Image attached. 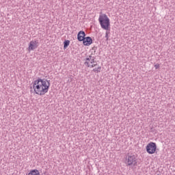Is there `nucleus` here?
Segmentation results:
<instances>
[{"instance_id": "nucleus-3", "label": "nucleus", "mask_w": 175, "mask_h": 175, "mask_svg": "<svg viewBox=\"0 0 175 175\" xmlns=\"http://www.w3.org/2000/svg\"><path fill=\"white\" fill-rule=\"evenodd\" d=\"M126 166H137V157L134 154H128L125 157Z\"/></svg>"}, {"instance_id": "nucleus-2", "label": "nucleus", "mask_w": 175, "mask_h": 175, "mask_svg": "<svg viewBox=\"0 0 175 175\" xmlns=\"http://www.w3.org/2000/svg\"><path fill=\"white\" fill-rule=\"evenodd\" d=\"M98 21L103 29H105V31H109V27H110V19H109L107 15L105 14L100 15L98 18Z\"/></svg>"}, {"instance_id": "nucleus-9", "label": "nucleus", "mask_w": 175, "mask_h": 175, "mask_svg": "<svg viewBox=\"0 0 175 175\" xmlns=\"http://www.w3.org/2000/svg\"><path fill=\"white\" fill-rule=\"evenodd\" d=\"M101 69H102V67L99 66L98 68H94L93 72H95L96 73H99L100 72Z\"/></svg>"}, {"instance_id": "nucleus-6", "label": "nucleus", "mask_w": 175, "mask_h": 175, "mask_svg": "<svg viewBox=\"0 0 175 175\" xmlns=\"http://www.w3.org/2000/svg\"><path fill=\"white\" fill-rule=\"evenodd\" d=\"M85 66H90V64H95V57H92V55H89L88 57H86L85 59Z\"/></svg>"}, {"instance_id": "nucleus-12", "label": "nucleus", "mask_w": 175, "mask_h": 175, "mask_svg": "<svg viewBox=\"0 0 175 175\" xmlns=\"http://www.w3.org/2000/svg\"><path fill=\"white\" fill-rule=\"evenodd\" d=\"M96 65L97 64L93 63L92 65L90 64V66H88V68H95Z\"/></svg>"}, {"instance_id": "nucleus-5", "label": "nucleus", "mask_w": 175, "mask_h": 175, "mask_svg": "<svg viewBox=\"0 0 175 175\" xmlns=\"http://www.w3.org/2000/svg\"><path fill=\"white\" fill-rule=\"evenodd\" d=\"M38 40L30 41L28 47L29 51H32V50H36V49H38V46H39L38 45Z\"/></svg>"}, {"instance_id": "nucleus-1", "label": "nucleus", "mask_w": 175, "mask_h": 175, "mask_svg": "<svg viewBox=\"0 0 175 175\" xmlns=\"http://www.w3.org/2000/svg\"><path fill=\"white\" fill-rule=\"evenodd\" d=\"M50 85V80L38 78L33 82V90L35 94L42 96L49 92Z\"/></svg>"}, {"instance_id": "nucleus-7", "label": "nucleus", "mask_w": 175, "mask_h": 175, "mask_svg": "<svg viewBox=\"0 0 175 175\" xmlns=\"http://www.w3.org/2000/svg\"><path fill=\"white\" fill-rule=\"evenodd\" d=\"M77 39L79 42H83L85 39V32L84 31H80L77 34Z\"/></svg>"}, {"instance_id": "nucleus-8", "label": "nucleus", "mask_w": 175, "mask_h": 175, "mask_svg": "<svg viewBox=\"0 0 175 175\" xmlns=\"http://www.w3.org/2000/svg\"><path fill=\"white\" fill-rule=\"evenodd\" d=\"M83 44L84 46H90V44H92V38H91V37H85L83 40Z\"/></svg>"}, {"instance_id": "nucleus-13", "label": "nucleus", "mask_w": 175, "mask_h": 175, "mask_svg": "<svg viewBox=\"0 0 175 175\" xmlns=\"http://www.w3.org/2000/svg\"><path fill=\"white\" fill-rule=\"evenodd\" d=\"M154 68H155V69H159V68H160L159 64H155Z\"/></svg>"}, {"instance_id": "nucleus-4", "label": "nucleus", "mask_w": 175, "mask_h": 175, "mask_svg": "<svg viewBox=\"0 0 175 175\" xmlns=\"http://www.w3.org/2000/svg\"><path fill=\"white\" fill-rule=\"evenodd\" d=\"M155 151H157V144L154 142H150L146 146V152L148 154H155Z\"/></svg>"}, {"instance_id": "nucleus-10", "label": "nucleus", "mask_w": 175, "mask_h": 175, "mask_svg": "<svg viewBox=\"0 0 175 175\" xmlns=\"http://www.w3.org/2000/svg\"><path fill=\"white\" fill-rule=\"evenodd\" d=\"M70 43V41H69V40H66V41L64 42V49H66V48L68 47V46H69Z\"/></svg>"}, {"instance_id": "nucleus-11", "label": "nucleus", "mask_w": 175, "mask_h": 175, "mask_svg": "<svg viewBox=\"0 0 175 175\" xmlns=\"http://www.w3.org/2000/svg\"><path fill=\"white\" fill-rule=\"evenodd\" d=\"M109 33H110L109 31H106V33H105L106 40H109Z\"/></svg>"}]
</instances>
